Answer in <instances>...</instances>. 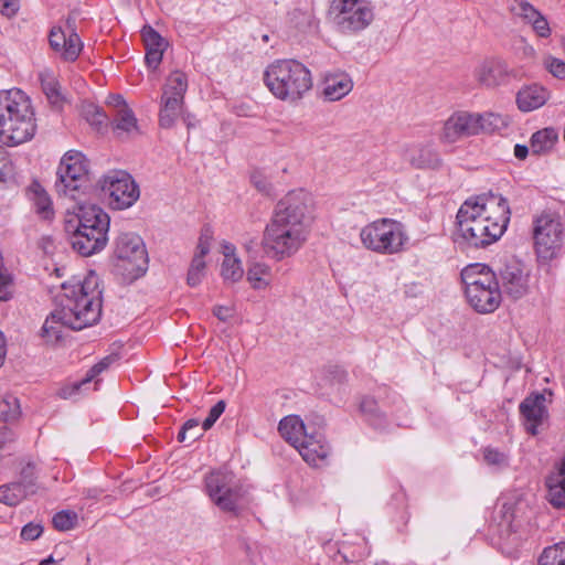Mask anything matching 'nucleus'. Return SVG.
<instances>
[{"label": "nucleus", "mask_w": 565, "mask_h": 565, "mask_svg": "<svg viewBox=\"0 0 565 565\" xmlns=\"http://www.w3.org/2000/svg\"><path fill=\"white\" fill-rule=\"evenodd\" d=\"M55 564V561L52 557H49L46 559H43L40 565H53Z\"/></svg>", "instance_id": "obj_64"}, {"label": "nucleus", "mask_w": 565, "mask_h": 565, "mask_svg": "<svg viewBox=\"0 0 565 565\" xmlns=\"http://www.w3.org/2000/svg\"><path fill=\"white\" fill-rule=\"evenodd\" d=\"M87 121L96 129H100L107 122V116L95 105H88L84 110Z\"/></svg>", "instance_id": "obj_46"}, {"label": "nucleus", "mask_w": 565, "mask_h": 565, "mask_svg": "<svg viewBox=\"0 0 565 565\" xmlns=\"http://www.w3.org/2000/svg\"><path fill=\"white\" fill-rule=\"evenodd\" d=\"M75 19L67 18V26H68V35L66 41L62 43L60 47L54 50L56 54H58L63 60L73 62L75 61L83 49V43L78 36V34L75 32L74 29Z\"/></svg>", "instance_id": "obj_30"}, {"label": "nucleus", "mask_w": 565, "mask_h": 565, "mask_svg": "<svg viewBox=\"0 0 565 565\" xmlns=\"http://www.w3.org/2000/svg\"><path fill=\"white\" fill-rule=\"evenodd\" d=\"M247 281L253 289L263 290L269 287L271 281V268L269 265L256 262L247 269Z\"/></svg>", "instance_id": "obj_35"}, {"label": "nucleus", "mask_w": 565, "mask_h": 565, "mask_svg": "<svg viewBox=\"0 0 565 565\" xmlns=\"http://www.w3.org/2000/svg\"><path fill=\"white\" fill-rule=\"evenodd\" d=\"M483 459L488 466L495 469H504L509 466V456L497 448L487 447L483 449Z\"/></svg>", "instance_id": "obj_41"}, {"label": "nucleus", "mask_w": 565, "mask_h": 565, "mask_svg": "<svg viewBox=\"0 0 565 565\" xmlns=\"http://www.w3.org/2000/svg\"><path fill=\"white\" fill-rule=\"evenodd\" d=\"M252 182L259 191L269 193L271 186L260 173H254L252 175Z\"/></svg>", "instance_id": "obj_57"}, {"label": "nucleus", "mask_w": 565, "mask_h": 565, "mask_svg": "<svg viewBox=\"0 0 565 565\" xmlns=\"http://www.w3.org/2000/svg\"><path fill=\"white\" fill-rule=\"evenodd\" d=\"M244 275L242 262L238 257L223 259L221 265V276L225 281L236 282Z\"/></svg>", "instance_id": "obj_39"}, {"label": "nucleus", "mask_w": 565, "mask_h": 565, "mask_svg": "<svg viewBox=\"0 0 565 565\" xmlns=\"http://www.w3.org/2000/svg\"><path fill=\"white\" fill-rule=\"evenodd\" d=\"M550 98V92L542 85L523 86L516 94V105L521 111L527 113L541 108Z\"/></svg>", "instance_id": "obj_25"}, {"label": "nucleus", "mask_w": 565, "mask_h": 565, "mask_svg": "<svg viewBox=\"0 0 565 565\" xmlns=\"http://www.w3.org/2000/svg\"><path fill=\"white\" fill-rule=\"evenodd\" d=\"M107 105L114 107L116 113H120L124 108H129L121 95H109L107 98Z\"/></svg>", "instance_id": "obj_56"}, {"label": "nucleus", "mask_w": 565, "mask_h": 565, "mask_svg": "<svg viewBox=\"0 0 565 565\" xmlns=\"http://www.w3.org/2000/svg\"><path fill=\"white\" fill-rule=\"evenodd\" d=\"M43 533V526L40 523L30 522L21 530V537L25 541H34Z\"/></svg>", "instance_id": "obj_51"}, {"label": "nucleus", "mask_w": 565, "mask_h": 565, "mask_svg": "<svg viewBox=\"0 0 565 565\" xmlns=\"http://www.w3.org/2000/svg\"><path fill=\"white\" fill-rule=\"evenodd\" d=\"M67 35H68V26L67 25L65 29H63L61 26L52 28L50 35H49V41H50V45H51L52 50L54 51L57 47H60L62 45V43L64 41H66Z\"/></svg>", "instance_id": "obj_50"}, {"label": "nucleus", "mask_w": 565, "mask_h": 565, "mask_svg": "<svg viewBox=\"0 0 565 565\" xmlns=\"http://www.w3.org/2000/svg\"><path fill=\"white\" fill-rule=\"evenodd\" d=\"M10 284V275L0 271V301H7L11 298V292L8 290Z\"/></svg>", "instance_id": "obj_53"}, {"label": "nucleus", "mask_w": 565, "mask_h": 565, "mask_svg": "<svg viewBox=\"0 0 565 565\" xmlns=\"http://www.w3.org/2000/svg\"><path fill=\"white\" fill-rule=\"evenodd\" d=\"M213 313L218 320L225 322L230 320V318H232L233 310L232 308L226 306H215L213 309Z\"/></svg>", "instance_id": "obj_58"}, {"label": "nucleus", "mask_w": 565, "mask_h": 565, "mask_svg": "<svg viewBox=\"0 0 565 565\" xmlns=\"http://www.w3.org/2000/svg\"><path fill=\"white\" fill-rule=\"evenodd\" d=\"M546 500L556 509L565 508V454L545 478Z\"/></svg>", "instance_id": "obj_22"}, {"label": "nucleus", "mask_w": 565, "mask_h": 565, "mask_svg": "<svg viewBox=\"0 0 565 565\" xmlns=\"http://www.w3.org/2000/svg\"><path fill=\"white\" fill-rule=\"evenodd\" d=\"M399 153L415 169L436 170L443 163L439 152L430 143H405L401 147Z\"/></svg>", "instance_id": "obj_18"}, {"label": "nucleus", "mask_w": 565, "mask_h": 565, "mask_svg": "<svg viewBox=\"0 0 565 565\" xmlns=\"http://www.w3.org/2000/svg\"><path fill=\"white\" fill-rule=\"evenodd\" d=\"M99 186L108 198L114 210H126L132 206L140 196V190L134 178L124 170H111L99 180Z\"/></svg>", "instance_id": "obj_13"}, {"label": "nucleus", "mask_w": 565, "mask_h": 565, "mask_svg": "<svg viewBox=\"0 0 565 565\" xmlns=\"http://www.w3.org/2000/svg\"><path fill=\"white\" fill-rule=\"evenodd\" d=\"M53 525L58 531H68L77 523V514L72 511L63 510L53 516Z\"/></svg>", "instance_id": "obj_44"}, {"label": "nucleus", "mask_w": 565, "mask_h": 565, "mask_svg": "<svg viewBox=\"0 0 565 565\" xmlns=\"http://www.w3.org/2000/svg\"><path fill=\"white\" fill-rule=\"evenodd\" d=\"M221 246H222V253H223L224 259H227L228 257L230 258L237 257L236 248L233 244H231L228 242H223Z\"/></svg>", "instance_id": "obj_60"}, {"label": "nucleus", "mask_w": 565, "mask_h": 565, "mask_svg": "<svg viewBox=\"0 0 565 565\" xmlns=\"http://www.w3.org/2000/svg\"><path fill=\"white\" fill-rule=\"evenodd\" d=\"M563 235L564 227L557 215L546 212L537 215L533 220V239L539 259L555 258L562 248Z\"/></svg>", "instance_id": "obj_12"}, {"label": "nucleus", "mask_w": 565, "mask_h": 565, "mask_svg": "<svg viewBox=\"0 0 565 565\" xmlns=\"http://www.w3.org/2000/svg\"><path fill=\"white\" fill-rule=\"evenodd\" d=\"M510 10L514 17L531 25L536 35L541 38L551 35L547 19L526 0H513Z\"/></svg>", "instance_id": "obj_21"}, {"label": "nucleus", "mask_w": 565, "mask_h": 565, "mask_svg": "<svg viewBox=\"0 0 565 565\" xmlns=\"http://www.w3.org/2000/svg\"><path fill=\"white\" fill-rule=\"evenodd\" d=\"M206 264L200 257H193L188 271L186 282L191 287H196L201 284L205 276Z\"/></svg>", "instance_id": "obj_42"}, {"label": "nucleus", "mask_w": 565, "mask_h": 565, "mask_svg": "<svg viewBox=\"0 0 565 565\" xmlns=\"http://www.w3.org/2000/svg\"><path fill=\"white\" fill-rule=\"evenodd\" d=\"M20 8V0H0V12L7 18H12L17 14Z\"/></svg>", "instance_id": "obj_52"}, {"label": "nucleus", "mask_w": 565, "mask_h": 565, "mask_svg": "<svg viewBox=\"0 0 565 565\" xmlns=\"http://www.w3.org/2000/svg\"><path fill=\"white\" fill-rule=\"evenodd\" d=\"M539 565H565V541L546 547L539 558Z\"/></svg>", "instance_id": "obj_37"}, {"label": "nucleus", "mask_w": 565, "mask_h": 565, "mask_svg": "<svg viewBox=\"0 0 565 565\" xmlns=\"http://www.w3.org/2000/svg\"><path fill=\"white\" fill-rule=\"evenodd\" d=\"M529 154V148L525 145H515L514 146V156L519 160H524Z\"/></svg>", "instance_id": "obj_61"}, {"label": "nucleus", "mask_w": 565, "mask_h": 565, "mask_svg": "<svg viewBox=\"0 0 565 565\" xmlns=\"http://www.w3.org/2000/svg\"><path fill=\"white\" fill-rule=\"evenodd\" d=\"M29 196L36 214L41 218L51 220L54 216L52 200L39 183H33L30 186Z\"/></svg>", "instance_id": "obj_31"}, {"label": "nucleus", "mask_w": 565, "mask_h": 565, "mask_svg": "<svg viewBox=\"0 0 565 565\" xmlns=\"http://www.w3.org/2000/svg\"><path fill=\"white\" fill-rule=\"evenodd\" d=\"M475 113L456 111L445 120L439 134L443 143H455L460 139L478 135Z\"/></svg>", "instance_id": "obj_15"}, {"label": "nucleus", "mask_w": 565, "mask_h": 565, "mask_svg": "<svg viewBox=\"0 0 565 565\" xmlns=\"http://www.w3.org/2000/svg\"><path fill=\"white\" fill-rule=\"evenodd\" d=\"M545 68L554 76L561 79L565 78V62L563 60L547 56L543 62Z\"/></svg>", "instance_id": "obj_48"}, {"label": "nucleus", "mask_w": 565, "mask_h": 565, "mask_svg": "<svg viewBox=\"0 0 565 565\" xmlns=\"http://www.w3.org/2000/svg\"><path fill=\"white\" fill-rule=\"evenodd\" d=\"M15 438L14 433L6 425L0 426V448L8 443L13 441Z\"/></svg>", "instance_id": "obj_59"}, {"label": "nucleus", "mask_w": 565, "mask_h": 565, "mask_svg": "<svg viewBox=\"0 0 565 565\" xmlns=\"http://www.w3.org/2000/svg\"><path fill=\"white\" fill-rule=\"evenodd\" d=\"M331 10L338 25L345 31L363 30L374 18L369 0H333Z\"/></svg>", "instance_id": "obj_14"}, {"label": "nucleus", "mask_w": 565, "mask_h": 565, "mask_svg": "<svg viewBox=\"0 0 565 565\" xmlns=\"http://www.w3.org/2000/svg\"><path fill=\"white\" fill-rule=\"evenodd\" d=\"M116 360V356L108 355L102 359L98 363L92 366L86 375L77 382L71 383L62 387L58 392V395L62 398H74L81 394H84L88 391H96L98 385L97 376L107 370L109 365Z\"/></svg>", "instance_id": "obj_19"}, {"label": "nucleus", "mask_w": 565, "mask_h": 565, "mask_svg": "<svg viewBox=\"0 0 565 565\" xmlns=\"http://www.w3.org/2000/svg\"><path fill=\"white\" fill-rule=\"evenodd\" d=\"M63 290L61 308L54 310L42 327L46 342L58 341L63 327L82 330L97 322L102 315V290L95 273L90 271L82 281L63 284Z\"/></svg>", "instance_id": "obj_2"}, {"label": "nucleus", "mask_w": 565, "mask_h": 565, "mask_svg": "<svg viewBox=\"0 0 565 565\" xmlns=\"http://www.w3.org/2000/svg\"><path fill=\"white\" fill-rule=\"evenodd\" d=\"M89 161L82 152L76 150L65 152L56 171L54 186L57 194L76 200L87 181Z\"/></svg>", "instance_id": "obj_11"}, {"label": "nucleus", "mask_w": 565, "mask_h": 565, "mask_svg": "<svg viewBox=\"0 0 565 565\" xmlns=\"http://www.w3.org/2000/svg\"><path fill=\"white\" fill-rule=\"evenodd\" d=\"M204 431L203 425L200 426L198 419H189L183 424L182 429L178 434V439L179 441H185L188 439L194 441L200 438Z\"/></svg>", "instance_id": "obj_43"}, {"label": "nucleus", "mask_w": 565, "mask_h": 565, "mask_svg": "<svg viewBox=\"0 0 565 565\" xmlns=\"http://www.w3.org/2000/svg\"><path fill=\"white\" fill-rule=\"evenodd\" d=\"M465 295L469 305L479 313L498 309L502 294L494 273L483 264H471L461 271Z\"/></svg>", "instance_id": "obj_7"}, {"label": "nucleus", "mask_w": 565, "mask_h": 565, "mask_svg": "<svg viewBox=\"0 0 565 565\" xmlns=\"http://www.w3.org/2000/svg\"><path fill=\"white\" fill-rule=\"evenodd\" d=\"M184 100L161 97L160 98V109H159V125L161 128L170 129L172 128L178 118L183 114Z\"/></svg>", "instance_id": "obj_28"}, {"label": "nucleus", "mask_w": 565, "mask_h": 565, "mask_svg": "<svg viewBox=\"0 0 565 565\" xmlns=\"http://www.w3.org/2000/svg\"><path fill=\"white\" fill-rule=\"evenodd\" d=\"M264 82L277 99L287 103L300 100L312 87L310 70L292 58L270 63L264 72Z\"/></svg>", "instance_id": "obj_6"}, {"label": "nucleus", "mask_w": 565, "mask_h": 565, "mask_svg": "<svg viewBox=\"0 0 565 565\" xmlns=\"http://www.w3.org/2000/svg\"><path fill=\"white\" fill-rule=\"evenodd\" d=\"M529 278V270L516 259L508 262L500 270L502 288L512 299H520L527 294Z\"/></svg>", "instance_id": "obj_16"}, {"label": "nucleus", "mask_w": 565, "mask_h": 565, "mask_svg": "<svg viewBox=\"0 0 565 565\" xmlns=\"http://www.w3.org/2000/svg\"><path fill=\"white\" fill-rule=\"evenodd\" d=\"M116 269L128 280L142 276L148 267V255L141 237L135 233H120L115 241Z\"/></svg>", "instance_id": "obj_9"}, {"label": "nucleus", "mask_w": 565, "mask_h": 565, "mask_svg": "<svg viewBox=\"0 0 565 565\" xmlns=\"http://www.w3.org/2000/svg\"><path fill=\"white\" fill-rule=\"evenodd\" d=\"M225 402L218 401L209 412L207 417L203 420V430L210 429L214 423L225 411Z\"/></svg>", "instance_id": "obj_49"}, {"label": "nucleus", "mask_w": 565, "mask_h": 565, "mask_svg": "<svg viewBox=\"0 0 565 565\" xmlns=\"http://www.w3.org/2000/svg\"><path fill=\"white\" fill-rule=\"evenodd\" d=\"M475 117L477 119V125L479 126L478 135L482 132L501 131L511 122V117L509 115L499 113H475Z\"/></svg>", "instance_id": "obj_32"}, {"label": "nucleus", "mask_w": 565, "mask_h": 565, "mask_svg": "<svg viewBox=\"0 0 565 565\" xmlns=\"http://www.w3.org/2000/svg\"><path fill=\"white\" fill-rule=\"evenodd\" d=\"M524 54L527 55V56H534L535 50L533 49V46L526 45L524 47Z\"/></svg>", "instance_id": "obj_63"}, {"label": "nucleus", "mask_w": 565, "mask_h": 565, "mask_svg": "<svg viewBox=\"0 0 565 565\" xmlns=\"http://www.w3.org/2000/svg\"><path fill=\"white\" fill-rule=\"evenodd\" d=\"M360 408L365 415L370 417L377 416L376 402L371 397L363 398L360 404Z\"/></svg>", "instance_id": "obj_54"}, {"label": "nucleus", "mask_w": 565, "mask_h": 565, "mask_svg": "<svg viewBox=\"0 0 565 565\" xmlns=\"http://www.w3.org/2000/svg\"><path fill=\"white\" fill-rule=\"evenodd\" d=\"M213 234L210 228H204L199 237L196 252L193 257H204L210 253L212 245Z\"/></svg>", "instance_id": "obj_47"}, {"label": "nucleus", "mask_w": 565, "mask_h": 565, "mask_svg": "<svg viewBox=\"0 0 565 565\" xmlns=\"http://www.w3.org/2000/svg\"><path fill=\"white\" fill-rule=\"evenodd\" d=\"M546 398L543 394L536 393L527 396L520 404V412L524 419V427L531 435L539 433L537 428L547 416Z\"/></svg>", "instance_id": "obj_20"}, {"label": "nucleus", "mask_w": 565, "mask_h": 565, "mask_svg": "<svg viewBox=\"0 0 565 565\" xmlns=\"http://www.w3.org/2000/svg\"><path fill=\"white\" fill-rule=\"evenodd\" d=\"M141 38L146 47V63L148 67L156 70L162 61L168 42L150 25L142 28Z\"/></svg>", "instance_id": "obj_23"}, {"label": "nucleus", "mask_w": 565, "mask_h": 565, "mask_svg": "<svg viewBox=\"0 0 565 565\" xmlns=\"http://www.w3.org/2000/svg\"><path fill=\"white\" fill-rule=\"evenodd\" d=\"M278 430L281 437L292 447L297 448L310 435L302 419L297 415H289L279 422Z\"/></svg>", "instance_id": "obj_27"}, {"label": "nucleus", "mask_w": 565, "mask_h": 565, "mask_svg": "<svg viewBox=\"0 0 565 565\" xmlns=\"http://www.w3.org/2000/svg\"><path fill=\"white\" fill-rule=\"evenodd\" d=\"M6 354H7L6 340H4L2 332H0V366L2 365V363L4 361Z\"/></svg>", "instance_id": "obj_62"}, {"label": "nucleus", "mask_w": 565, "mask_h": 565, "mask_svg": "<svg viewBox=\"0 0 565 565\" xmlns=\"http://www.w3.org/2000/svg\"><path fill=\"white\" fill-rule=\"evenodd\" d=\"M558 140V132L554 128H544L534 132L531 137V151L534 154H543L553 149Z\"/></svg>", "instance_id": "obj_34"}, {"label": "nucleus", "mask_w": 565, "mask_h": 565, "mask_svg": "<svg viewBox=\"0 0 565 565\" xmlns=\"http://www.w3.org/2000/svg\"><path fill=\"white\" fill-rule=\"evenodd\" d=\"M296 449L306 462L313 466L323 461L330 452V447L324 441L323 437L315 433H310Z\"/></svg>", "instance_id": "obj_24"}, {"label": "nucleus", "mask_w": 565, "mask_h": 565, "mask_svg": "<svg viewBox=\"0 0 565 565\" xmlns=\"http://www.w3.org/2000/svg\"><path fill=\"white\" fill-rule=\"evenodd\" d=\"M312 198L294 190L278 201L262 238L264 254L280 262L297 254L310 234Z\"/></svg>", "instance_id": "obj_1"}, {"label": "nucleus", "mask_w": 565, "mask_h": 565, "mask_svg": "<svg viewBox=\"0 0 565 565\" xmlns=\"http://www.w3.org/2000/svg\"><path fill=\"white\" fill-rule=\"evenodd\" d=\"M21 414L19 399L13 395H6L0 401V419L2 422H12L19 418Z\"/></svg>", "instance_id": "obj_40"}, {"label": "nucleus", "mask_w": 565, "mask_h": 565, "mask_svg": "<svg viewBox=\"0 0 565 565\" xmlns=\"http://www.w3.org/2000/svg\"><path fill=\"white\" fill-rule=\"evenodd\" d=\"M359 236L363 248L381 256L403 253L409 241L405 225L390 217L367 223L360 230Z\"/></svg>", "instance_id": "obj_8"}, {"label": "nucleus", "mask_w": 565, "mask_h": 565, "mask_svg": "<svg viewBox=\"0 0 565 565\" xmlns=\"http://www.w3.org/2000/svg\"><path fill=\"white\" fill-rule=\"evenodd\" d=\"M476 81L489 88L504 85L516 73L510 68L508 63L501 58H488L481 62L473 72Z\"/></svg>", "instance_id": "obj_17"}, {"label": "nucleus", "mask_w": 565, "mask_h": 565, "mask_svg": "<svg viewBox=\"0 0 565 565\" xmlns=\"http://www.w3.org/2000/svg\"><path fill=\"white\" fill-rule=\"evenodd\" d=\"M114 129L127 134L138 131L137 118L130 108H124L115 114Z\"/></svg>", "instance_id": "obj_38"}, {"label": "nucleus", "mask_w": 565, "mask_h": 565, "mask_svg": "<svg viewBox=\"0 0 565 565\" xmlns=\"http://www.w3.org/2000/svg\"><path fill=\"white\" fill-rule=\"evenodd\" d=\"M29 481H31L35 486V467L32 463H28L22 469L19 482L28 483Z\"/></svg>", "instance_id": "obj_55"}, {"label": "nucleus", "mask_w": 565, "mask_h": 565, "mask_svg": "<svg viewBox=\"0 0 565 565\" xmlns=\"http://www.w3.org/2000/svg\"><path fill=\"white\" fill-rule=\"evenodd\" d=\"M36 120L29 96L21 89L0 90V142L15 147L30 141Z\"/></svg>", "instance_id": "obj_5"}, {"label": "nucleus", "mask_w": 565, "mask_h": 565, "mask_svg": "<svg viewBox=\"0 0 565 565\" xmlns=\"http://www.w3.org/2000/svg\"><path fill=\"white\" fill-rule=\"evenodd\" d=\"M206 492L212 502L222 511L237 513L247 490L236 480L233 472L215 470L205 477Z\"/></svg>", "instance_id": "obj_10"}, {"label": "nucleus", "mask_w": 565, "mask_h": 565, "mask_svg": "<svg viewBox=\"0 0 565 565\" xmlns=\"http://www.w3.org/2000/svg\"><path fill=\"white\" fill-rule=\"evenodd\" d=\"M510 206L501 194H482L466 200L457 213V242L486 247L497 242L510 222Z\"/></svg>", "instance_id": "obj_3"}, {"label": "nucleus", "mask_w": 565, "mask_h": 565, "mask_svg": "<svg viewBox=\"0 0 565 565\" xmlns=\"http://www.w3.org/2000/svg\"><path fill=\"white\" fill-rule=\"evenodd\" d=\"M41 86L50 103L57 105L62 100L60 84L49 71L40 73Z\"/></svg>", "instance_id": "obj_36"}, {"label": "nucleus", "mask_w": 565, "mask_h": 565, "mask_svg": "<svg viewBox=\"0 0 565 565\" xmlns=\"http://www.w3.org/2000/svg\"><path fill=\"white\" fill-rule=\"evenodd\" d=\"M188 89V77L181 71H173L166 79L161 97L183 99Z\"/></svg>", "instance_id": "obj_33"}, {"label": "nucleus", "mask_w": 565, "mask_h": 565, "mask_svg": "<svg viewBox=\"0 0 565 565\" xmlns=\"http://www.w3.org/2000/svg\"><path fill=\"white\" fill-rule=\"evenodd\" d=\"M323 96L331 102H337L347 96L353 88V81L344 72L328 73L323 79Z\"/></svg>", "instance_id": "obj_26"}, {"label": "nucleus", "mask_w": 565, "mask_h": 565, "mask_svg": "<svg viewBox=\"0 0 565 565\" xmlns=\"http://www.w3.org/2000/svg\"><path fill=\"white\" fill-rule=\"evenodd\" d=\"M34 493V484L29 481L28 483L11 482L0 486V503L9 507L18 505L29 494Z\"/></svg>", "instance_id": "obj_29"}, {"label": "nucleus", "mask_w": 565, "mask_h": 565, "mask_svg": "<svg viewBox=\"0 0 565 565\" xmlns=\"http://www.w3.org/2000/svg\"><path fill=\"white\" fill-rule=\"evenodd\" d=\"M14 166L7 150L0 146V182H9L14 178Z\"/></svg>", "instance_id": "obj_45"}, {"label": "nucleus", "mask_w": 565, "mask_h": 565, "mask_svg": "<svg viewBox=\"0 0 565 565\" xmlns=\"http://www.w3.org/2000/svg\"><path fill=\"white\" fill-rule=\"evenodd\" d=\"M109 224L110 218L102 207L82 204L73 213L67 212L64 228L71 235L73 248L82 256H90L106 247Z\"/></svg>", "instance_id": "obj_4"}]
</instances>
